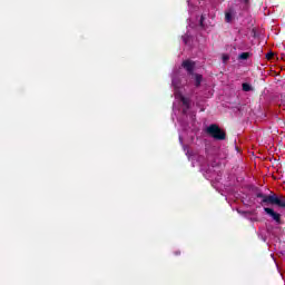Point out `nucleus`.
I'll use <instances>...</instances> for the list:
<instances>
[{"label":"nucleus","instance_id":"nucleus-2","mask_svg":"<svg viewBox=\"0 0 285 285\" xmlns=\"http://www.w3.org/2000/svg\"><path fill=\"white\" fill-rule=\"evenodd\" d=\"M206 132L216 141H224V139H226V131H224V129H220L217 124L209 125L206 128Z\"/></svg>","mask_w":285,"mask_h":285},{"label":"nucleus","instance_id":"nucleus-6","mask_svg":"<svg viewBox=\"0 0 285 285\" xmlns=\"http://www.w3.org/2000/svg\"><path fill=\"white\" fill-rule=\"evenodd\" d=\"M202 79H204V77L199 73L195 75V86L196 88H199L202 86Z\"/></svg>","mask_w":285,"mask_h":285},{"label":"nucleus","instance_id":"nucleus-1","mask_svg":"<svg viewBox=\"0 0 285 285\" xmlns=\"http://www.w3.org/2000/svg\"><path fill=\"white\" fill-rule=\"evenodd\" d=\"M256 197L262 199V204H274L275 206H279V208H285L284 196L277 197L275 194L266 196L263 193H257Z\"/></svg>","mask_w":285,"mask_h":285},{"label":"nucleus","instance_id":"nucleus-3","mask_svg":"<svg viewBox=\"0 0 285 285\" xmlns=\"http://www.w3.org/2000/svg\"><path fill=\"white\" fill-rule=\"evenodd\" d=\"M265 213L274 219L276 224H282V215L273 210V208L265 207Z\"/></svg>","mask_w":285,"mask_h":285},{"label":"nucleus","instance_id":"nucleus-7","mask_svg":"<svg viewBox=\"0 0 285 285\" xmlns=\"http://www.w3.org/2000/svg\"><path fill=\"white\" fill-rule=\"evenodd\" d=\"M242 88H243L244 92H250V90H253V87L248 82H244L242 85Z\"/></svg>","mask_w":285,"mask_h":285},{"label":"nucleus","instance_id":"nucleus-8","mask_svg":"<svg viewBox=\"0 0 285 285\" xmlns=\"http://www.w3.org/2000/svg\"><path fill=\"white\" fill-rule=\"evenodd\" d=\"M248 57H250V53L249 52H242L239 56H238V59L243 60V61H246V59H248Z\"/></svg>","mask_w":285,"mask_h":285},{"label":"nucleus","instance_id":"nucleus-5","mask_svg":"<svg viewBox=\"0 0 285 285\" xmlns=\"http://www.w3.org/2000/svg\"><path fill=\"white\" fill-rule=\"evenodd\" d=\"M180 101L183 104V106H185V108H187V110H190V99L180 96Z\"/></svg>","mask_w":285,"mask_h":285},{"label":"nucleus","instance_id":"nucleus-4","mask_svg":"<svg viewBox=\"0 0 285 285\" xmlns=\"http://www.w3.org/2000/svg\"><path fill=\"white\" fill-rule=\"evenodd\" d=\"M181 66L183 68H185V70H187L189 75H193V72H195V62L190 60H185L183 61Z\"/></svg>","mask_w":285,"mask_h":285},{"label":"nucleus","instance_id":"nucleus-15","mask_svg":"<svg viewBox=\"0 0 285 285\" xmlns=\"http://www.w3.org/2000/svg\"><path fill=\"white\" fill-rule=\"evenodd\" d=\"M175 255H181V252H175Z\"/></svg>","mask_w":285,"mask_h":285},{"label":"nucleus","instance_id":"nucleus-13","mask_svg":"<svg viewBox=\"0 0 285 285\" xmlns=\"http://www.w3.org/2000/svg\"><path fill=\"white\" fill-rule=\"evenodd\" d=\"M200 26H204V16L200 17Z\"/></svg>","mask_w":285,"mask_h":285},{"label":"nucleus","instance_id":"nucleus-9","mask_svg":"<svg viewBox=\"0 0 285 285\" xmlns=\"http://www.w3.org/2000/svg\"><path fill=\"white\" fill-rule=\"evenodd\" d=\"M225 20L227 23H230L233 21V13L232 12H226L225 13Z\"/></svg>","mask_w":285,"mask_h":285},{"label":"nucleus","instance_id":"nucleus-10","mask_svg":"<svg viewBox=\"0 0 285 285\" xmlns=\"http://www.w3.org/2000/svg\"><path fill=\"white\" fill-rule=\"evenodd\" d=\"M230 60V56L228 55H223V63H227V61Z\"/></svg>","mask_w":285,"mask_h":285},{"label":"nucleus","instance_id":"nucleus-12","mask_svg":"<svg viewBox=\"0 0 285 285\" xmlns=\"http://www.w3.org/2000/svg\"><path fill=\"white\" fill-rule=\"evenodd\" d=\"M187 112H188V108L185 107V108L183 109V115H187Z\"/></svg>","mask_w":285,"mask_h":285},{"label":"nucleus","instance_id":"nucleus-11","mask_svg":"<svg viewBox=\"0 0 285 285\" xmlns=\"http://www.w3.org/2000/svg\"><path fill=\"white\" fill-rule=\"evenodd\" d=\"M275 57V53H273L272 51L266 53V59L271 60Z\"/></svg>","mask_w":285,"mask_h":285},{"label":"nucleus","instance_id":"nucleus-14","mask_svg":"<svg viewBox=\"0 0 285 285\" xmlns=\"http://www.w3.org/2000/svg\"><path fill=\"white\" fill-rule=\"evenodd\" d=\"M245 6H248V3H250V0H243Z\"/></svg>","mask_w":285,"mask_h":285}]
</instances>
